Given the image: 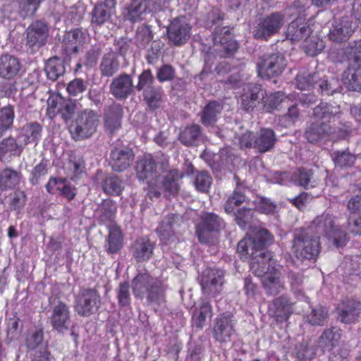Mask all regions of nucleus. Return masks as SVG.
<instances>
[{"label": "nucleus", "mask_w": 361, "mask_h": 361, "mask_svg": "<svg viewBox=\"0 0 361 361\" xmlns=\"http://www.w3.org/2000/svg\"><path fill=\"white\" fill-rule=\"evenodd\" d=\"M355 29V26L349 17L335 20L329 30V39L336 42H345L350 37Z\"/></svg>", "instance_id": "obj_18"}, {"label": "nucleus", "mask_w": 361, "mask_h": 361, "mask_svg": "<svg viewBox=\"0 0 361 361\" xmlns=\"http://www.w3.org/2000/svg\"><path fill=\"white\" fill-rule=\"evenodd\" d=\"M133 80L129 75L122 74L115 78L110 85L112 94L118 99H125L133 90Z\"/></svg>", "instance_id": "obj_25"}, {"label": "nucleus", "mask_w": 361, "mask_h": 361, "mask_svg": "<svg viewBox=\"0 0 361 361\" xmlns=\"http://www.w3.org/2000/svg\"><path fill=\"white\" fill-rule=\"evenodd\" d=\"M123 116L122 106L118 104L109 106L104 113V125L111 133L114 132L121 127Z\"/></svg>", "instance_id": "obj_31"}, {"label": "nucleus", "mask_w": 361, "mask_h": 361, "mask_svg": "<svg viewBox=\"0 0 361 361\" xmlns=\"http://www.w3.org/2000/svg\"><path fill=\"white\" fill-rule=\"evenodd\" d=\"M48 27L42 21L32 23L27 29V44L30 47H41L45 44L48 37Z\"/></svg>", "instance_id": "obj_20"}, {"label": "nucleus", "mask_w": 361, "mask_h": 361, "mask_svg": "<svg viewBox=\"0 0 361 361\" xmlns=\"http://www.w3.org/2000/svg\"><path fill=\"white\" fill-rule=\"evenodd\" d=\"M361 303L350 300L343 302L337 309L338 319L343 323H352L355 322L360 315Z\"/></svg>", "instance_id": "obj_26"}, {"label": "nucleus", "mask_w": 361, "mask_h": 361, "mask_svg": "<svg viewBox=\"0 0 361 361\" xmlns=\"http://www.w3.org/2000/svg\"><path fill=\"white\" fill-rule=\"evenodd\" d=\"M243 94L241 95V106L246 111H251L254 109H261L262 97L265 94L260 85L256 84H248L243 89Z\"/></svg>", "instance_id": "obj_16"}, {"label": "nucleus", "mask_w": 361, "mask_h": 361, "mask_svg": "<svg viewBox=\"0 0 361 361\" xmlns=\"http://www.w3.org/2000/svg\"><path fill=\"white\" fill-rule=\"evenodd\" d=\"M87 88V85L81 78H76L69 82L67 91L73 96H77L83 92Z\"/></svg>", "instance_id": "obj_64"}, {"label": "nucleus", "mask_w": 361, "mask_h": 361, "mask_svg": "<svg viewBox=\"0 0 361 361\" xmlns=\"http://www.w3.org/2000/svg\"><path fill=\"white\" fill-rule=\"evenodd\" d=\"M100 302V296L97 291L84 290L77 298L75 310L79 314L89 316L98 310Z\"/></svg>", "instance_id": "obj_12"}, {"label": "nucleus", "mask_w": 361, "mask_h": 361, "mask_svg": "<svg viewBox=\"0 0 361 361\" xmlns=\"http://www.w3.org/2000/svg\"><path fill=\"white\" fill-rule=\"evenodd\" d=\"M212 179L209 174L204 171L198 172L195 176L193 184L197 190L206 192L210 188Z\"/></svg>", "instance_id": "obj_55"}, {"label": "nucleus", "mask_w": 361, "mask_h": 361, "mask_svg": "<svg viewBox=\"0 0 361 361\" xmlns=\"http://www.w3.org/2000/svg\"><path fill=\"white\" fill-rule=\"evenodd\" d=\"M342 80L348 90L361 91V68L349 67L343 73Z\"/></svg>", "instance_id": "obj_40"}, {"label": "nucleus", "mask_w": 361, "mask_h": 361, "mask_svg": "<svg viewBox=\"0 0 361 361\" xmlns=\"http://www.w3.org/2000/svg\"><path fill=\"white\" fill-rule=\"evenodd\" d=\"M176 219L177 216H169L166 217L157 228L160 240L165 244L174 240V235L178 225Z\"/></svg>", "instance_id": "obj_33"}, {"label": "nucleus", "mask_w": 361, "mask_h": 361, "mask_svg": "<svg viewBox=\"0 0 361 361\" xmlns=\"http://www.w3.org/2000/svg\"><path fill=\"white\" fill-rule=\"evenodd\" d=\"M132 288L135 297H146L149 304L160 305L164 300L166 286L147 273L137 274L132 281Z\"/></svg>", "instance_id": "obj_3"}, {"label": "nucleus", "mask_w": 361, "mask_h": 361, "mask_svg": "<svg viewBox=\"0 0 361 361\" xmlns=\"http://www.w3.org/2000/svg\"><path fill=\"white\" fill-rule=\"evenodd\" d=\"M161 91L159 87H153L144 90V99L148 106L152 109L158 108L161 101Z\"/></svg>", "instance_id": "obj_52"}, {"label": "nucleus", "mask_w": 361, "mask_h": 361, "mask_svg": "<svg viewBox=\"0 0 361 361\" xmlns=\"http://www.w3.org/2000/svg\"><path fill=\"white\" fill-rule=\"evenodd\" d=\"M20 70V63L17 58L6 54L0 56V76L11 78L17 75Z\"/></svg>", "instance_id": "obj_35"}, {"label": "nucleus", "mask_w": 361, "mask_h": 361, "mask_svg": "<svg viewBox=\"0 0 361 361\" xmlns=\"http://www.w3.org/2000/svg\"><path fill=\"white\" fill-rule=\"evenodd\" d=\"M136 176L139 180H147L150 189L149 195L151 199L159 197L161 192L154 188V185H157V182L160 178L157 176L158 167L156 161L150 154H144L138 159L135 166Z\"/></svg>", "instance_id": "obj_6"}, {"label": "nucleus", "mask_w": 361, "mask_h": 361, "mask_svg": "<svg viewBox=\"0 0 361 361\" xmlns=\"http://www.w3.org/2000/svg\"><path fill=\"white\" fill-rule=\"evenodd\" d=\"M324 47V42L317 37H307L304 40L303 49L310 56H313L318 54Z\"/></svg>", "instance_id": "obj_53"}, {"label": "nucleus", "mask_w": 361, "mask_h": 361, "mask_svg": "<svg viewBox=\"0 0 361 361\" xmlns=\"http://www.w3.org/2000/svg\"><path fill=\"white\" fill-rule=\"evenodd\" d=\"M119 68V62L115 53L106 54L100 64L101 74L105 77H111Z\"/></svg>", "instance_id": "obj_42"}, {"label": "nucleus", "mask_w": 361, "mask_h": 361, "mask_svg": "<svg viewBox=\"0 0 361 361\" xmlns=\"http://www.w3.org/2000/svg\"><path fill=\"white\" fill-rule=\"evenodd\" d=\"M284 16L279 13H274L261 19L254 30V36L258 39L267 40L277 33L284 25Z\"/></svg>", "instance_id": "obj_9"}, {"label": "nucleus", "mask_w": 361, "mask_h": 361, "mask_svg": "<svg viewBox=\"0 0 361 361\" xmlns=\"http://www.w3.org/2000/svg\"><path fill=\"white\" fill-rule=\"evenodd\" d=\"M43 341V331L42 329H36L29 332L26 336L25 343L29 349H35L38 347Z\"/></svg>", "instance_id": "obj_62"}, {"label": "nucleus", "mask_w": 361, "mask_h": 361, "mask_svg": "<svg viewBox=\"0 0 361 361\" xmlns=\"http://www.w3.org/2000/svg\"><path fill=\"white\" fill-rule=\"evenodd\" d=\"M150 12H153L152 8L149 6L147 1L144 0L140 2L133 3L128 8L127 12L125 13V17L126 19L134 23L142 20L145 14Z\"/></svg>", "instance_id": "obj_39"}, {"label": "nucleus", "mask_w": 361, "mask_h": 361, "mask_svg": "<svg viewBox=\"0 0 361 361\" xmlns=\"http://www.w3.org/2000/svg\"><path fill=\"white\" fill-rule=\"evenodd\" d=\"M214 44L215 46L220 45L224 51V54H220L221 56H226L238 49V44L233 39V35L229 27H219L214 32L213 37ZM215 51L221 53V49H214Z\"/></svg>", "instance_id": "obj_19"}, {"label": "nucleus", "mask_w": 361, "mask_h": 361, "mask_svg": "<svg viewBox=\"0 0 361 361\" xmlns=\"http://www.w3.org/2000/svg\"><path fill=\"white\" fill-rule=\"evenodd\" d=\"M47 78L51 80H56L65 73V65L62 59L58 57L50 58L44 68Z\"/></svg>", "instance_id": "obj_43"}, {"label": "nucleus", "mask_w": 361, "mask_h": 361, "mask_svg": "<svg viewBox=\"0 0 361 361\" xmlns=\"http://www.w3.org/2000/svg\"><path fill=\"white\" fill-rule=\"evenodd\" d=\"M328 317V310L322 305H317L312 309L311 312L307 315V322L312 325H323Z\"/></svg>", "instance_id": "obj_51"}, {"label": "nucleus", "mask_w": 361, "mask_h": 361, "mask_svg": "<svg viewBox=\"0 0 361 361\" xmlns=\"http://www.w3.org/2000/svg\"><path fill=\"white\" fill-rule=\"evenodd\" d=\"M297 86L301 90H310L314 87V84L319 82V87L322 94L327 95L337 92L338 87L333 85L332 82H329L326 80H321L318 73L312 74L300 73L296 78Z\"/></svg>", "instance_id": "obj_11"}, {"label": "nucleus", "mask_w": 361, "mask_h": 361, "mask_svg": "<svg viewBox=\"0 0 361 361\" xmlns=\"http://www.w3.org/2000/svg\"><path fill=\"white\" fill-rule=\"evenodd\" d=\"M23 176L19 171L11 167H6L0 171V190L7 191L18 187Z\"/></svg>", "instance_id": "obj_29"}, {"label": "nucleus", "mask_w": 361, "mask_h": 361, "mask_svg": "<svg viewBox=\"0 0 361 361\" xmlns=\"http://www.w3.org/2000/svg\"><path fill=\"white\" fill-rule=\"evenodd\" d=\"M69 310L68 307L62 302L56 305L53 310L51 322L54 329L62 332L68 329L69 325Z\"/></svg>", "instance_id": "obj_27"}, {"label": "nucleus", "mask_w": 361, "mask_h": 361, "mask_svg": "<svg viewBox=\"0 0 361 361\" xmlns=\"http://www.w3.org/2000/svg\"><path fill=\"white\" fill-rule=\"evenodd\" d=\"M253 204L255 206V209L262 214L274 216L278 212V206L268 198L257 197L253 201Z\"/></svg>", "instance_id": "obj_50"}, {"label": "nucleus", "mask_w": 361, "mask_h": 361, "mask_svg": "<svg viewBox=\"0 0 361 361\" xmlns=\"http://www.w3.org/2000/svg\"><path fill=\"white\" fill-rule=\"evenodd\" d=\"M273 236L264 228H259L253 236H246L238 244V252L241 258L250 261V269L258 277L266 293L275 295L284 289L281 278V266L273 258L272 253L264 251L271 244Z\"/></svg>", "instance_id": "obj_1"}, {"label": "nucleus", "mask_w": 361, "mask_h": 361, "mask_svg": "<svg viewBox=\"0 0 361 361\" xmlns=\"http://www.w3.org/2000/svg\"><path fill=\"white\" fill-rule=\"evenodd\" d=\"M22 132L25 144L37 145L41 138L42 128L37 123H30L23 128Z\"/></svg>", "instance_id": "obj_47"}, {"label": "nucleus", "mask_w": 361, "mask_h": 361, "mask_svg": "<svg viewBox=\"0 0 361 361\" xmlns=\"http://www.w3.org/2000/svg\"><path fill=\"white\" fill-rule=\"evenodd\" d=\"M115 0H101L91 12V23L95 26H101L110 22L116 14Z\"/></svg>", "instance_id": "obj_14"}, {"label": "nucleus", "mask_w": 361, "mask_h": 361, "mask_svg": "<svg viewBox=\"0 0 361 361\" xmlns=\"http://www.w3.org/2000/svg\"><path fill=\"white\" fill-rule=\"evenodd\" d=\"M293 302L287 297L283 295L276 298L269 306L271 316L277 322H286L292 313Z\"/></svg>", "instance_id": "obj_23"}, {"label": "nucleus", "mask_w": 361, "mask_h": 361, "mask_svg": "<svg viewBox=\"0 0 361 361\" xmlns=\"http://www.w3.org/2000/svg\"><path fill=\"white\" fill-rule=\"evenodd\" d=\"M276 135L274 132L269 128L262 129L254 140V148L259 152L269 151L274 145Z\"/></svg>", "instance_id": "obj_34"}, {"label": "nucleus", "mask_w": 361, "mask_h": 361, "mask_svg": "<svg viewBox=\"0 0 361 361\" xmlns=\"http://www.w3.org/2000/svg\"><path fill=\"white\" fill-rule=\"evenodd\" d=\"M44 0H20L19 12L23 18L33 16Z\"/></svg>", "instance_id": "obj_54"}, {"label": "nucleus", "mask_w": 361, "mask_h": 361, "mask_svg": "<svg viewBox=\"0 0 361 361\" xmlns=\"http://www.w3.org/2000/svg\"><path fill=\"white\" fill-rule=\"evenodd\" d=\"M246 200L247 197L244 193L238 190H235L228 197L225 204V211L228 214L233 213L235 209L242 203L245 202Z\"/></svg>", "instance_id": "obj_56"}, {"label": "nucleus", "mask_w": 361, "mask_h": 361, "mask_svg": "<svg viewBox=\"0 0 361 361\" xmlns=\"http://www.w3.org/2000/svg\"><path fill=\"white\" fill-rule=\"evenodd\" d=\"M311 233L316 231L314 235H323L333 239L334 244L336 247H342L345 243V234L339 228L334 226V218L329 214H323L317 216L312 222Z\"/></svg>", "instance_id": "obj_7"}, {"label": "nucleus", "mask_w": 361, "mask_h": 361, "mask_svg": "<svg viewBox=\"0 0 361 361\" xmlns=\"http://www.w3.org/2000/svg\"><path fill=\"white\" fill-rule=\"evenodd\" d=\"M183 173L179 172L177 169H173L169 171L166 177L159 181L160 186L158 185V181L155 189L163 188L164 190L169 192L171 195L176 194L179 190L178 181L183 178Z\"/></svg>", "instance_id": "obj_37"}, {"label": "nucleus", "mask_w": 361, "mask_h": 361, "mask_svg": "<svg viewBox=\"0 0 361 361\" xmlns=\"http://www.w3.org/2000/svg\"><path fill=\"white\" fill-rule=\"evenodd\" d=\"M286 66L284 56L280 54L264 56L257 64V73L261 78H270L280 75Z\"/></svg>", "instance_id": "obj_10"}, {"label": "nucleus", "mask_w": 361, "mask_h": 361, "mask_svg": "<svg viewBox=\"0 0 361 361\" xmlns=\"http://www.w3.org/2000/svg\"><path fill=\"white\" fill-rule=\"evenodd\" d=\"M222 107L216 102H209L204 108L202 115V122L204 126H212L216 121V116L221 112Z\"/></svg>", "instance_id": "obj_45"}, {"label": "nucleus", "mask_w": 361, "mask_h": 361, "mask_svg": "<svg viewBox=\"0 0 361 361\" xmlns=\"http://www.w3.org/2000/svg\"><path fill=\"white\" fill-rule=\"evenodd\" d=\"M15 118L13 107L11 105L0 109V137L12 128Z\"/></svg>", "instance_id": "obj_46"}, {"label": "nucleus", "mask_w": 361, "mask_h": 361, "mask_svg": "<svg viewBox=\"0 0 361 361\" xmlns=\"http://www.w3.org/2000/svg\"><path fill=\"white\" fill-rule=\"evenodd\" d=\"M153 250V243L147 238H141L135 241L132 252L136 261L145 262L149 259Z\"/></svg>", "instance_id": "obj_32"}, {"label": "nucleus", "mask_w": 361, "mask_h": 361, "mask_svg": "<svg viewBox=\"0 0 361 361\" xmlns=\"http://www.w3.org/2000/svg\"><path fill=\"white\" fill-rule=\"evenodd\" d=\"M320 251L319 237L314 235L310 229H303L295 234L291 252L298 260L315 261Z\"/></svg>", "instance_id": "obj_4"}, {"label": "nucleus", "mask_w": 361, "mask_h": 361, "mask_svg": "<svg viewBox=\"0 0 361 361\" xmlns=\"http://www.w3.org/2000/svg\"><path fill=\"white\" fill-rule=\"evenodd\" d=\"M224 226V221L214 214H207L197 228V235L201 243H208L212 232L218 231Z\"/></svg>", "instance_id": "obj_17"}, {"label": "nucleus", "mask_w": 361, "mask_h": 361, "mask_svg": "<svg viewBox=\"0 0 361 361\" xmlns=\"http://www.w3.org/2000/svg\"><path fill=\"white\" fill-rule=\"evenodd\" d=\"M117 298L120 306L127 307L130 305L131 297L128 283L125 282L119 285L117 291Z\"/></svg>", "instance_id": "obj_61"}, {"label": "nucleus", "mask_w": 361, "mask_h": 361, "mask_svg": "<svg viewBox=\"0 0 361 361\" xmlns=\"http://www.w3.org/2000/svg\"><path fill=\"white\" fill-rule=\"evenodd\" d=\"M106 241L105 250L108 253L118 252L123 245V236L121 229L116 226H111Z\"/></svg>", "instance_id": "obj_36"}, {"label": "nucleus", "mask_w": 361, "mask_h": 361, "mask_svg": "<svg viewBox=\"0 0 361 361\" xmlns=\"http://www.w3.org/2000/svg\"><path fill=\"white\" fill-rule=\"evenodd\" d=\"M190 29L185 18L174 19L167 30L169 41L176 46L185 43L190 38Z\"/></svg>", "instance_id": "obj_15"}, {"label": "nucleus", "mask_w": 361, "mask_h": 361, "mask_svg": "<svg viewBox=\"0 0 361 361\" xmlns=\"http://www.w3.org/2000/svg\"><path fill=\"white\" fill-rule=\"evenodd\" d=\"M154 78L150 70L144 71L140 75L138 78V84L136 86V88L138 91L142 90H146L149 88L154 87L152 86L154 82Z\"/></svg>", "instance_id": "obj_63"}, {"label": "nucleus", "mask_w": 361, "mask_h": 361, "mask_svg": "<svg viewBox=\"0 0 361 361\" xmlns=\"http://www.w3.org/2000/svg\"><path fill=\"white\" fill-rule=\"evenodd\" d=\"M85 43V35L82 30L75 29L67 32L63 39V47L68 54L77 53Z\"/></svg>", "instance_id": "obj_30"}, {"label": "nucleus", "mask_w": 361, "mask_h": 361, "mask_svg": "<svg viewBox=\"0 0 361 361\" xmlns=\"http://www.w3.org/2000/svg\"><path fill=\"white\" fill-rule=\"evenodd\" d=\"M290 102L289 97L285 96L281 92H276L269 94L263 95L262 97V106L261 109L267 112H271L276 109L281 104H288Z\"/></svg>", "instance_id": "obj_38"}, {"label": "nucleus", "mask_w": 361, "mask_h": 361, "mask_svg": "<svg viewBox=\"0 0 361 361\" xmlns=\"http://www.w3.org/2000/svg\"><path fill=\"white\" fill-rule=\"evenodd\" d=\"M235 321L231 313L221 314L216 319L213 329L214 338L220 343L228 342L234 333Z\"/></svg>", "instance_id": "obj_13"}, {"label": "nucleus", "mask_w": 361, "mask_h": 361, "mask_svg": "<svg viewBox=\"0 0 361 361\" xmlns=\"http://www.w3.org/2000/svg\"><path fill=\"white\" fill-rule=\"evenodd\" d=\"M135 154L129 148H115L111 152V165L118 172L126 170L133 162Z\"/></svg>", "instance_id": "obj_21"}, {"label": "nucleus", "mask_w": 361, "mask_h": 361, "mask_svg": "<svg viewBox=\"0 0 361 361\" xmlns=\"http://www.w3.org/2000/svg\"><path fill=\"white\" fill-rule=\"evenodd\" d=\"M201 134L200 127L198 125H192L186 127L179 135L180 141L185 145H195Z\"/></svg>", "instance_id": "obj_49"}, {"label": "nucleus", "mask_w": 361, "mask_h": 361, "mask_svg": "<svg viewBox=\"0 0 361 361\" xmlns=\"http://www.w3.org/2000/svg\"><path fill=\"white\" fill-rule=\"evenodd\" d=\"M333 160L338 166H351L355 163V157L346 151L336 152L333 155Z\"/></svg>", "instance_id": "obj_58"}, {"label": "nucleus", "mask_w": 361, "mask_h": 361, "mask_svg": "<svg viewBox=\"0 0 361 361\" xmlns=\"http://www.w3.org/2000/svg\"><path fill=\"white\" fill-rule=\"evenodd\" d=\"M315 350L307 343H300L295 348V355L298 361H309L314 357Z\"/></svg>", "instance_id": "obj_59"}, {"label": "nucleus", "mask_w": 361, "mask_h": 361, "mask_svg": "<svg viewBox=\"0 0 361 361\" xmlns=\"http://www.w3.org/2000/svg\"><path fill=\"white\" fill-rule=\"evenodd\" d=\"M46 188L50 193H54L55 190L60 191L69 200L73 199L75 196V189L66 185L65 179L63 178H50Z\"/></svg>", "instance_id": "obj_41"}, {"label": "nucleus", "mask_w": 361, "mask_h": 361, "mask_svg": "<svg viewBox=\"0 0 361 361\" xmlns=\"http://www.w3.org/2000/svg\"><path fill=\"white\" fill-rule=\"evenodd\" d=\"M224 283V271L221 269H206L200 277L202 292L209 297L218 295L222 291Z\"/></svg>", "instance_id": "obj_8"}, {"label": "nucleus", "mask_w": 361, "mask_h": 361, "mask_svg": "<svg viewBox=\"0 0 361 361\" xmlns=\"http://www.w3.org/2000/svg\"><path fill=\"white\" fill-rule=\"evenodd\" d=\"M104 191L109 195H119L122 190L121 181L116 176H109L103 184Z\"/></svg>", "instance_id": "obj_57"}, {"label": "nucleus", "mask_w": 361, "mask_h": 361, "mask_svg": "<svg viewBox=\"0 0 361 361\" xmlns=\"http://www.w3.org/2000/svg\"><path fill=\"white\" fill-rule=\"evenodd\" d=\"M340 114L338 106H333L327 103L321 102L313 110L314 118L317 123H313L305 133L306 137L310 142H317L332 133V128L327 125L334 121Z\"/></svg>", "instance_id": "obj_2"}, {"label": "nucleus", "mask_w": 361, "mask_h": 361, "mask_svg": "<svg viewBox=\"0 0 361 361\" xmlns=\"http://www.w3.org/2000/svg\"><path fill=\"white\" fill-rule=\"evenodd\" d=\"M341 339L340 330L333 327L325 330L319 338L318 347L323 353L329 352L336 353L339 348Z\"/></svg>", "instance_id": "obj_22"}, {"label": "nucleus", "mask_w": 361, "mask_h": 361, "mask_svg": "<svg viewBox=\"0 0 361 361\" xmlns=\"http://www.w3.org/2000/svg\"><path fill=\"white\" fill-rule=\"evenodd\" d=\"M116 211L115 204L111 200H104L99 206L95 215L103 223L110 221L113 219Z\"/></svg>", "instance_id": "obj_48"}, {"label": "nucleus", "mask_w": 361, "mask_h": 361, "mask_svg": "<svg viewBox=\"0 0 361 361\" xmlns=\"http://www.w3.org/2000/svg\"><path fill=\"white\" fill-rule=\"evenodd\" d=\"M23 152V147L15 138L8 137L0 141V161L9 162L13 157H18Z\"/></svg>", "instance_id": "obj_28"}, {"label": "nucleus", "mask_w": 361, "mask_h": 361, "mask_svg": "<svg viewBox=\"0 0 361 361\" xmlns=\"http://www.w3.org/2000/svg\"><path fill=\"white\" fill-rule=\"evenodd\" d=\"M299 116L300 113L297 106L291 105L288 107L287 114L280 118L279 123L284 127L291 126L298 121Z\"/></svg>", "instance_id": "obj_60"}, {"label": "nucleus", "mask_w": 361, "mask_h": 361, "mask_svg": "<svg viewBox=\"0 0 361 361\" xmlns=\"http://www.w3.org/2000/svg\"><path fill=\"white\" fill-rule=\"evenodd\" d=\"M212 317V307L209 302H204L202 304L199 309H196L193 312L192 320L194 324L200 329H202L207 318Z\"/></svg>", "instance_id": "obj_44"}, {"label": "nucleus", "mask_w": 361, "mask_h": 361, "mask_svg": "<svg viewBox=\"0 0 361 361\" xmlns=\"http://www.w3.org/2000/svg\"><path fill=\"white\" fill-rule=\"evenodd\" d=\"M311 32L305 19L299 17L288 25L286 34L287 39L294 42L305 40L310 37Z\"/></svg>", "instance_id": "obj_24"}, {"label": "nucleus", "mask_w": 361, "mask_h": 361, "mask_svg": "<svg viewBox=\"0 0 361 361\" xmlns=\"http://www.w3.org/2000/svg\"><path fill=\"white\" fill-rule=\"evenodd\" d=\"M99 116L92 110L85 109L78 113L69 127V131L75 140L90 137L96 132Z\"/></svg>", "instance_id": "obj_5"}]
</instances>
